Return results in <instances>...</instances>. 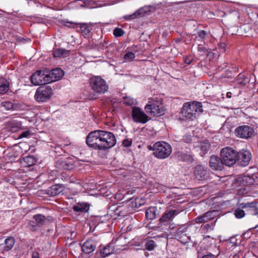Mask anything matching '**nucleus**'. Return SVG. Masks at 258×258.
I'll return each instance as SVG.
<instances>
[{"label": "nucleus", "mask_w": 258, "mask_h": 258, "mask_svg": "<svg viewBox=\"0 0 258 258\" xmlns=\"http://www.w3.org/2000/svg\"><path fill=\"white\" fill-rule=\"evenodd\" d=\"M21 124L20 122L15 120L11 121L8 123V126L13 132H16L21 128Z\"/></svg>", "instance_id": "30"}, {"label": "nucleus", "mask_w": 258, "mask_h": 258, "mask_svg": "<svg viewBox=\"0 0 258 258\" xmlns=\"http://www.w3.org/2000/svg\"><path fill=\"white\" fill-rule=\"evenodd\" d=\"M157 246V245L156 242L152 239H149L147 240L145 244L146 249L149 251L154 250Z\"/></svg>", "instance_id": "35"}, {"label": "nucleus", "mask_w": 258, "mask_h": 258, "mask_svg": "<svg viewBox=\"0 0 258 258\" xmlns=\"http://www.w3.org/2000/svg\"><path fill=\"white\" fill-rule=\"evenodd\" d=\"M86 143L94 150L105 151L114 147L116 143L113 133L103 130H95L89 133Z\"/></svg>", "instance_id": "1"}, {"label": "nucleus", "mask_w": 258, "mask_h": 258, "mask_svg": "<svg viewBox=\"0 0 258 258\" xmlns=\"http://www.w3.org/2000/svg\"><path fill=\"white\" fill-rule=\"evenodd\" d=\"M251 158V153L247 150H241L237 153L236 161L242 166H247Z\"/></svg>", "instance_id": "11"}, {"label": "nucleus", "mask_w": 258, "mask_h": 258, "mask_svg": "<svg viewBox=\"0 0 258 258\" xmlns=\"http://www.w3.org/2000/svg\"><path fill=\"white\" fill-rule=\"evenodd\" d=\"M203 106L201 102L194 101L187 102L183 104L181 113L183 116L186 119H193L196 117L197 113L203 112Z\"/></svg>", "instance_id": "2"}, {"label": "nucleus", "mask_w": 258, "mask_h": 258, "mask_svg": "<svg viewBox=\"0 0 258 258\" xmlns=\"http://www.w3.org/2000/svg\"><path fill=\"white\" fill-rule=\"evenodd\" d=\"M179 3H181V2H179ZM175 4H178V3L176 2Z\"/></svg>", "instance_id": "60"}, {"label": "nucleus", "mask_w": 258, "mask_h": 258, "mask_svg": "<svg viewBox=\"0 0 258 258\" xmlns=\"http://www.w3.org/2000/svg\"><path fill=\"white\" fill-rule=\"evenodd\" d=\"M47 73L44 71H38L34 73L30 78L31 83L35 86H39L49 83Z\"/></svg>", "instance_id": "9"}, {"label": "nucleus", "mask_w": 258, "mask_h": 258, "mask_svg": "<svg viewBox=\"0 0 258 258\" xmlns=\"http://www.w3.org/2000/svg\"><path fill=\"white\" fill-rule=\"evenodd\" d=\"M215 225L213 223L210 224H206L203 226V229L206 232L213 230L214 229Z\"/></svg>", "instance_id": "44"}, {"label": "nucleus", "mask_w": 258, "mask_h": 258, "mask_svg": "<svg viewBox=\"0 0 258 258\" xmlns=\"http://www.w3.org/2000/svg\"><path fill=\"white\" fill-rule=\"evenodd\" d=\"M69 54V51L63 48H58L54 50L53 55L54 57H67Z\"/></svg>", "instance_id": "26"}, {"label": "nucleus", "mask_w": 258, "mask_h": 258, "mask_svg": "<svg viewBox=\"0 0 258 258\" xmlns=\"http://www.w3.org/2000/svg\"><path fill=\"white\" fill-rule=\"evenodd\" d=\"M237 153L230 147H226L221 150L222 162L227 166H233L236 161Z\"/></svg>", "instance_id": "4"}, {"label": "nucleus", "mask_w": 258, "mask_h": 258, "mask_svg": "<svg viewBox=\"0 0 258 258\" xmlns=\"http://www.w3.org/2000/svg\"><path fill=\"white\" fill-rule=\"evenodd\" d=\"M178 211L175 210H170L165 213L162 217L159 219L160 223L161 225H167L169 223V228L172 229V224H170V221L178 214Z\"/></svg>", "instance_id": "14"}, {"label": "nucleus", "mask_w": 258, "mask_h": 258, "mask_svg": "<svg viewBox=\"0 0 258 258\" xmlns=\"http://www.w3.org/2000/svg\"><path fill=\"white\" fill-rule=\"evenodd\" d=\"M24 162L27 166H31L35 164L36 162V159L32 156L25 157L24 158Z\"/></svg>", "instance_id": "34"}, {"label": "nucleus", "mask_w": 258, "mask_h": 258, "mask_svg": "<svg viewBox=\"0 0 258 258\" xmlns=\"http://www.w3.org/2000/svg\"><path fill=\"white\" fill-rule=\"evenodd\" d=\"M92 89L96 93L103 94L108 91V86L106 81L102 78L95 76L89 79Z\"/></svg>", "instance_id": "5"}, {"label": "nucleus", "mask_w": 258, "mask_h": 258, "mask_svg": "<svg viewBox=\"0 0 258 258\" xmlns=\"http://www.w3.org/2000/svg\"><path fill=\"white\" fill-rule=\"evenodd\" d=\"M185 238H183V239L180 240V241L182 242V243H186V242H187V241L189 239L188 237H187L186 236H185Z\"/></svg>", "instance_id": "54"}, {"label": "nucleus", "mask_w": 258, "mask_h": 258, "mask_svg": "<svg viewBox=\"0 0 258 258\" xmlns=\"http://www.w3.org/2000/svg\"><path fill=\"white\" fill-rule=\"evenodd\" d=\"M1 106L6 110H10L14 108V105L12 102L4 101L1 103Z\"/></svg>", "instance_id": "37"}, {"label": "nucleus", "mask_w": 258, "mask_h": 258, "mask_svg": "<svg viewBox=\"0 0 258 258\" xmlns=\"http://www.w3.org/2000/svg\"><path fill=\"white\" fill-rule=\"evenodd\" d=\"M135 57V54L132 52H129L126 53L124 55V57H123L124 59L126 61H132L134 60Z\"/></svg>", "instance_id": "41"}, {"label": "nucleus", "mask_w": 258, "mask_h": 258, "mask_svg": "<svg viewBox=\"0 0 258 258\" xmlns=\"http://www.w3.org/2000/svg\"><path fill=\"white\" fill-rule=\"evenodd\" d=\"M188 226L183 225L178 228L176 231L175 236L177 238L181 239L182 238V236H181L183 233L186 232Z\"/></svg>", "instance_id": "32"}, {"label": "nucleus", "mask_w": 258, "mask_h": 258, "mask_svg": "<svg viewBox=\"0 0 258 258\" xmlns=\"http://www.w3.org/2000/svg\"><path fill=\"white\" fill-rule=\"evenodd\" d=\"M176 156L178 160L183 161H189L193 159L190 153L187 151L186 153H184L182 151H178L176 153Z\"/></svg>", "instance_id": "23"}, {"label": "nucleus", "mask_w": 258, "mask_h": 258, "mask_svg": "<svg viewBox=\"0 0 258 258\" xmlns=\"http://www.w3.org/2000/svg\"><path fill=\"white\" fill-rule=\"evenodd\" d=\"M9 83L5 79L0 80V94H4L9 90Z\"/></svg>", "instance_id": "29"}, {"label": "nucleus", "mask_w": 258, "mask_h": 258, "mask_svg": "<svg viewBox=\"0 0 258 258\" xmlns=\"http://www.w3.org/2000/svg\"><path fill=\"white\" fill-rule=\"evenodd\" d=\"M112 245V243H110L107 246H104L103 249L101 250L100 255L102 257H105L113 252L114 248Z\"/></svg>", "instance_id": "24"}, {"label": "nucleus", "mask_w": 258, "mask_h": 258, "mask_svg": "<svg viewBox=\"0 0 258 258\" xmlns=\"http://www.w3.org/2000/svg\"><path fill=\"white\" fill-rule=\"evenodd\" d=\"M64 189V186L61 184L53 185L47 190V194L50 196H56L62 193Z\"/></svg>", "instance_id": "20"}, {"label": "nucleus", "mask_w": 258, "mask_h": 258, "mask_svg": "<svg viewBox=\"0 0 258 258\" xmlns=\"http://www.w3.org/2000/svg\"><path fill=\"white\" fill-rule=\"evenodd\" d=\"M132 116L136 122L144 124L149 120L147 114L138 107L134 106L132 108Z\"/></svg>", "instance_id": "10"}, {"label": "nucleus", "mask_w": 258, "mask_h": 258, "mask_svg": "<svg viewBox=\"0 0 258 258\" xmlns=\"http://www.w3.org/2000/svg\"><path fill=\"white\" fill-rule=\"evenodd\" d=\"M122 102L124 104L130 106H135L137 104L136 99L126 95L123 96Z\"/></svg>", "instance_id": "27"}, {"label": "nucleus", "mask_w": 258, "mask_h": 258, "mask_svg": "<svg viewBox=\"0 0 258 258\" xmlns=\"http://www.w3.org/2000/svg\"><path fill=\"white\" fill-rule=\"evenodd\" d=\"M82 186L85 190L83 191L82 189V192L87 193L90 196L94 195V189L96 185L93 179L85 181L83 182Z\"/></svg>", "instance_id": "19"}, {"label": "nucleus", "mask_w": 258, "mask_h": 258, "mask_svg": "<svg viewBox=\"0 0 258 258\" xmlns=\"http://www.w3.org/2000/svg\"><path fill=\"white\" fill-rule=\"evenodd\" d=\"M241 208L245 209L246 211L250 215L258 214L257 204L255 202L242 203L240 204Z\"/></svg>", "instance_id": "17"}, {"label": "nucleus", "mask_w": 258, "mask_h": 258, "mask_svg": "<svg viewBox=\"0 0 258 258\" xmlns=\"http://www.w3.org/2000/svg\"><path fill=\"white\" fill-rule=\"evenodd\" d=\"M257 227H258V225H256V226H255V227H254V228H257Z\"/></svg>", "instance_id": "59"}, {"label": "nucleus", "mask_w": 258, "mask_h": 258, "mask_svg": "<svg viewBox=\"0 0 258 258\" xmlns=\"http://www.w3.org/2000/svg\"><path fill=\"white\" fill-rule=\"evenodd\" d=\"M235 133L238 138L248 139L253 135L254 130L250 126L243 125L237 127L235 130Z\"/></svg>", "instance_id": "8"}, {"label": "nucleus", "mask_w": 258, "mask_h": 258, "mask_svg": "<svg viewBox=\"0 0 258 258\" xmlns=\"http://www.w3.org/2000/svg\"><path fill=\"white\" fill-rule=\"evenodd\" d=\"M235 216L238 218L240 219L245 216V212L241 208H237L234 211Z\"/></svg>", "instance_id": "39"}, {"label": "nucleus", "mask_w": 258, "mask_h": 258, "mask_svg": "<svg viewBox=\"0 0 258 258\" xmlns=\"http://www.w3.org/2000/svg\"><path fill=\"white\" fill-rule=\"evenodd\" d=\"M31 134V132L29 130H27L26 131H25L23 133H22L19 135V138H27L29 136H30Z\"/></svg>", "instance_id": "49"}, {"label": "nucleus", "mask_w": 258, "mask_h": 258, "mask_svg": "<svg viewBox=\"0 0 258 258\" xmlns=\"http://www.w3.org/2000/svg\"><path fill=\"white\" fill-rule=\"evenodd\" d=\"M217 214L216 211H210L206 212L203 215L198 216L195 219L196 223H204L214 219Z\"/></svg>", "instance_id": "16"}, {"label": "nucleus", "mask_w": 258, "mask_h": 258, "mask_svg": "<svg viewBox=\"0 0 258 258\" xmlns=\"http://www.w3.org/2000/svg\"><path fill=\"white\" fill-rule=\"evenodd\" d=\"M227 96L228 98H230L231 97V92H228L227 93Z\"/></svg>", "instance_id": "58"}, {"label": "nucleus", "mask_w": 258, "mask_h": 258, "mask_svg": "<svg viewBox=\"0 0 258 258\" xmlns=\"http://www.w3.org/2000/svg\"><path fill=\"white\" fill-rule=\"evenodd\" d=\"M183 140L184 142L188 143L191 141V139L189 136H185L183 137Z\"/></svg>", "instance_id": "51"}, {"label": "nucleus", "mask_w": 258, "mask_h": 258, "mask_svg": "<svg viewBox=\"0 0 258 258\" xmlns=\"http://www.w3.org/2000/svg\"><path fill=\"white\" fill-rule=\"evenodd\" d=\"M242 181L247 184H253V179L250 178L249 176H244L242 177Z\"/></svg>", "instance_id": "47"}, {"label": "nucleus", "mask_w": 258, "mask_h": 258, "mask_svg": "<svg viewBox=\"0 0 258 258\" xmlns=\"http://www.w3.org/2000/svg\"><path fill=\"white\" fill-rule=\"evenodd\" d=\"M15 240L13 237H9L5 240L4 250L9 251L11 250L14 246Z\"/></svg>", "instance_id": "25"}, {"label": "nucleus", "mask_w": 258, "mask_h": 258, "mask_svg": "<svg viewBox=\"0 0 258 258\" xmlns=\"http://www.w3.org/2000/svg\"><path fill=\"white\" fill-rule=\"evenodd\" d=\"M64 25L70 28H75L77 26L78 24L70 22H65Z\"/></svg>", "instance_id": "50"}, {"label": "nucleus", "mask_w": 258, "mask_h": 258, "mask_svg": "<svg viewBox=\"0 0 258 258\" xmlns=\"http://www.w3.org/2000/svg\"><path fill=\"white\" fill-rule=\"evenodd\" d=\"M140 200L139 199H136V201H135L136 204H139V207H140L141 206H142V205H143V204H144V202H143V203H140V202H139V201H140Z\"/></svg>", "instance_id": "55"}, {"label": "nucleus", "mask_w": 258, "mask_h": 258, "mask_svg": "<svg viewBox=\"0 0 258 258\" xmlns=\"http://www.w3.org/2000/svg\"><path fill=\"white\" fill-rule=\"evenodd\" d=\"M213 247L217 250V251H216L214 253H209L206 254L203 256H202L201 258H215L216 256H217L220 254L219 247L215 244H214Z\"/></svg>", "instance_id": "36"}, {"label": "nucleus", "mask_w": 258, "mask_h": 258, "mask_svg": "<svg viewBox=\"0 0 258 258\" xmlns=\"http://www.w3.org/2000/svg\"><path fill=\"white\" fill-rule=\"evenodd\" d=\"M90 205L88 203L83 202L82 203V213L85 212L87 213L89 210Z\"/></svg>", "instance_id": "46"}, {"label": "nucleus", "mask_w": 258, "mask_h": 258, "mask_svg": "<svg viewBox=\"0 0 258 258\" xmlns=\"http://www.w3.org/2000/svg\"><path fill=\"white\" fill-rule=\"evenodd\" d=\"M225 46H226V44H225V43H221V44H220L221 48H223V51H225V49H224V48H225Z\"/></svg>", "instance_id": "56"}, {"label": "nucleus", "mask_w": 258, "mask_h": 258, "mask_svg": "<svg viewBox=\"0 0 258 258\" xmlns=\"http://www.w3.org/2000/svg\"><path fill=\"white\" fill-rule=\"evenodd\" d=\"M210 148V144L208 143L203 142L201 145V149L203 151V154L206 153Z\"/></svg>", "instance_id": "45"}, {"label": "nucleus", "mask_w": 258, "mask_h": 258, "mask_svg": "<svg viewBox=\"0 0 258 258\" xmlns=\"http://www.w3.org/2000/svg\"><path fill=\"white\" fill-rule=\"evenodd\" d=\"M32 258H40L39 253L37 252H33L32 253Z\"/></svg>", "instance_id": "52"}, {"label": "nucleus", "mask_w": 258, "mask_h": 258, "mask_svg": "<svg viewBox=\"0 0 258 258\" xmlns=\"http://www.w3.org/2000/svg\"><path fill=\"white\" fill-rule=\"evenodd\" d=\"M140 16L139 12L138 10L136 11L135 13H133L132 14L130 15H126L123 16V18L124 20L126 21H130L131 20H134L135 19H137L139 18Z\"/></svg>", "instance_id": "38"}, {"label": "nucleus", "mask_w": 258, "mask_h": 258, "mask_svg": "<svg viewBox=\"0 0 258 258\" xmlns=\"http://www.w3.org/2000/svg\"><path fill=\"white\" fill-rule=\"evenodd\" d=\"M34 219L35 220L36 225L38 226L43 225L45 222V217L40 214L35 215Z\"/></svg>", "instance_id": "33"}, {"label": "nucleus", "mask_w": 258, "mask_h": 258, "mask_svg": "<svg viewBox=\"0 0 258 258\" xmlns=\"http://www.w3.org/2000/svg\"><path fill=\"white\" fill-rule=\"evenodd\" d=\"M207 33L205 30H200L198 33V36L197 38H199L202 41H204L206 38Z\"/></svg>", "instance_id": "42"}, {"label": "nucleus", "mask_w": 258, "mask_h": 258, "mask_svg": "<svg viewBox=\"0 0 258 258\" xmlns=\"http://www.w3.org/2000/svg\"><path fill=\"white\" fill-rule=\"evenodd\" d=\"M151 150L153 151L154 156L160 159L167 158L172 152L171 145L165 142L155 143L152 147H151Z\"/></svg>", "instance_id": "3"}, {"label": "nucleus", "mask_w": 258, "mask_h": 258, "mask_svg": "<svg viewBox=\"0 0 258 258\" xmlns=\"http://www.w3.org/2000/svg\"><path fill=\"white\" fill-rule=\"evenodd\" d=\"M161 6H165V4H163V3H159L158 4H154L151 5L145 6L140 8L138 10V11L139 12L140 16L142 17L146 13L154 11L157 9L160 8Z\"/></svg>", "instance_id": "18"}, {"label": "nucleus", "mask_w": 258, "mask_h": 258, "mask_svg": "<svg viewBox=\"0 0 258 258\" xmlns=\"http://www.w3.org/2000/svg\"><path fill=\"white\" fill-rule=\"evenodd\" d=\"M52 95V90L49 86L39 87L34 95L35 99L39 102H43L49 99Z\"/></svg>", "instance_id": "6"}, {"label": "nucleus", "mask_w": 258, "mask_h": 258, "mask_svg": "<svg viewBox=\"0 0 258 258\" xmlns=\"http://www.w3.org/2000/svg\"><path fill=\"white\" fill-rule=\"evenodd\" d=\"M200 257V254H199L198 255V258H199Z\"/></svg>", "instance_id": "61"}, {"label": "nucleus", "mask_w": 258, "mask_h": 258, "mask_svg": "<svg viewBox=\"0 0 258 258\" xmlns=\"http://www.w3.org/2000/svg\"><path fill=\"white\" fill-rule=\"evenodd\" d=\"M185 62L186 63L189 64L191 63V61L190 59L187 58L185 60Z\"/></svg>", "instance_id": "57"}, {"label": "nucleus", "mask_w": 258, "mask_h": 258, "mask_svg": "<svg viewBox=\"0 0 258 258\" xmlns=\"http://www.w3.org/2000/svg\"><path fill=\"white\" fill-rule=\"evenodd\" d=\"M236 81L238 84L241 86H245L248 82V79L244 74H239Z\"/></svg>", "instance_id": "31"}, {"label": "nucleus", "mask_w": 258, "mask_h": 258, "mask_svg": "<svg viewBox=\"0 0 258 258\" xmlns=\"http://www.w3.org/2000/svg\"><path fill=\"white\" fill-rule=\"evenodd\" d=\"M95 248L96 245L94 241L87 240L82 245V251L85 253H90L93 252Z\"/></svg>", "instance_id": "21"}, {"label": "nucleus", "mask_w": 258, "mask_h": 258, "mask_svg": "<svg viewBox=\"0 0 258 258\" xmlns=\"http://www.w3.org/2000/svg\"><path fill=\"white\" fill-rule=\"evenodd\" d=\"M92 27L91 24L82 23V35L86 38H90L92 35Z\"/></svg>", "instance_id": "22"}, {"label": "nucleus", "mask_w": 258, "mask_h": 258, "mask_svg": "<svg viewBox=\"0 0 258 258\" xmlns=\"http://www.w3.org/2000/svg\"><path fill=\"white\" fill-rule=\"evenodd\" d=\"M73 209L75 211H77V212L81 211L80 206L78 205V206H74Z\"/></svg>", "instance_id": "53"}, {"label": "nucleus", "mask_w": 258, "mask_h": 258, "mask_svg": "<svg viewBox=\"0 0 258 258\" xmlns=\"http://www.w3.org/2000/svg\"><path fill=\"white\" fill-rule=\"evenodd\" d=\"M46 73L49 83L60 80L64 75V72L60 68H55Z\"/></svg>", "instance_id": "13"}, {"label": "nucleus", "mask_w": 258, "mask_h": 258, "mask_svg": "<svg viewBox=\"0 0 258 258\" xmlns=\"http://www.w3.org/2000/svg\"><path fill=\"white\" fill-rule=\"evenodd\" d=\"M124 31L119 28H116L113 31V34L116 37H120L124 34Z\"/></svg>", "instance_id": "43"}, {"label": "nucleus", "mask_w": 258, "mask_h": 258, "mask_svg": "<svg viewBox=\"0 0 258 258\" xmlns=\"http://www.w3.org/2000/svg\"><path fill=\"white\" fill-rule=\"evenodd\" d=\"M198 51L200 53L201 55H204L206 54L208 49L203 45L199 44Z\"/></svg>", "instance_id": "40"}, {"label": "nucleus", "mask_w": 258, "mask_h": 258, "mask_svg": "<svg viewBox=\"0 0 258 258\" xmlns=\"http://www.w3.org/2000/svg\"><path fill=\"white\" fill-rule=\"evenodd\" d=\"M225 165L222 160L217 156L212 155L210 157L209 165L214 170H221Z\"/></svg>", "instance_id": "15"}, {"label": "nucleus", "mask_w": 258, "mask_h": 258, "mask_svg": "<svg viewBox=\"0 0 258 258\" xmlns=\"http://www.w3.org/2000/svg\"><path fill=\"white\" fill-rule=\"evenodd\" d=\"M145 110L147 113L153 116H160L163 114L160 102L152 99H149L148 104L145 107Z\"/></svg>", "instance_id": "7"}, {"label": "nucleus", "mask_w": 258, "mask_h": 258, "mask_svg": "<svg viewBox=\"0 0 258 258\" xmlns=\"http://www.w3.org/2000/svg\"><path fill=\"white\" fill-rule=\"evenodd\" d=\"M157 209L154 207H149L146 212V217L148 219L153 220L156 216Z\"/></svg>", "instance_id": "28"}, {"label": "nucleus", "mask_w": 258, "mask_h": 258, "mask_svg": "<svg viewBox=\"0 0 258 258\" xmlns=\"http://www.w3.org/2000/svg\"><path fill=\"white\" fill-rule=\"evenodd\" d=\"M194 174L195 178L198 180H205L209 177V171L201 165L195 166Z\"/></svg>", "instance_id": "12"}, {"label": "nucleus", "mask_w": 258, "mask_h": 258, "mask_svg": "<svg viewBox=\"0 0 258 258\" xmlns=\"http://www.w3.org/2000/svg\"><path fill=\"white\" fill-rule=\"evenodd\" d=\"M132 142L128 139H124L122 141V145L125 147H128L131 146Z\"/></svg>", "instance_id": "48"}]
</instances>
